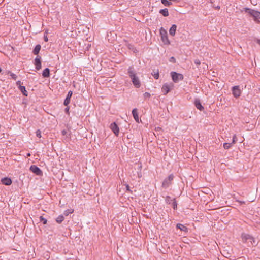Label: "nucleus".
Here are the masks:
<instances>
[{
	"label": "nucleus",
	"instance_id": "nucleus-27",
	"mask_svg": "<svg viewBox=\"0 0 260 260\" xmlns=\"http://www.w3.org/2000/svg\"><path fill=\"white\" fill-rule=\"evenodd\" d=\"M232 146V143H224L223 144V147L225 149H229Z\"/></svg>",
	"mask_w": 260,
	"mask_h": 260
},
{
	"label": "nucleus",
	"instance_id": "nucleus-30",
	"mask_svg": "<svg viewBox=\"0 0 260 260\" xmlns=\"http://www.w3.org/2000/svg\"><path fill=\"white\" fill-rule=\"evenodd\" d=\"M40 221L42 222L44 224H46L47 222V220L44 218L42 216L40 217Z\"/></svg>",
	"mask_w": 260,
	"mask_h": 260
},
{
	"label": "nucleus",
	"instance_id": "nucleus-28",
	"mask_svg": "<svg viewBox=\"0 0 260 260\" xmlns=\"http://www.w3.org/2000/svg\"><path fill=\"white\" fill-rule=\"evenodd\" d=\"M165 201H166V203H167L168 204H170L171 203V202L172 201L173 202V200L171 199V198L170 196H167L166 197Z\"/></svg>",
	"mask_w": 260,
	"mask_h": 260
},
{
	"label": "nucleus",
	"instance_id": "nucleus-43",
	"mask_svg": "<svg viewBox=\"0 0 260 260\" xmlns=\"http://www.w3.org/2000/svg\"><path fill=\"white\" fill-rule=\"evenodd\" d=\"M62 134L64 135L66 132V131L64 130L62 132Z\"/></svg>",
	"mask_w": 260,
	"mask_h": 260
},
{
	"label": "nucleus",
	"instance_id": "nucleus-35",
	"mask_svg": "<svg viewBox=\"0 0 260 260\" xmlns=\"http://www.w3.org/2000/svg\"><path fill=\"white\" fill-rule=\"evenodd\" d=\"M169 61L172 63H175L176 62V59L174 57H171L169 59Z\"/></svg>",
	"mask_w": 260,
	"mask_h": 260
},
{
	"label": "nucleus",
	"instance_id": "nucleus-42",
	"mask_svg": "<svg viewBox=\"0 0 260 260\" xmlns=\"http://www.w3.org/2000/svg\"><path fill=\"white\" fill-rule=\"evenodd\" d=\"M256 42L260 45V39H257Z\"/></svg>",
	"mask_w": 260,
	"mask_h": 260
},
{
	"label": "nucleus",
	"instance_id": "nucleus-24",
	"mask_svg": "<svg viewBox=\"0 0 260 260\" xmlns=\"http://www.w3.org/2000/svg\"><path fill=\"white\" fill-rule=\"evenodd\" d=\"M161 3L165 6H170L172 4V2H169L168 0H161Z\"/></svg>",
	"mask_w": 260,
	"mask_h": 260
},
{
	"label": "nucleus",
	"instance_id": "nucleus-37",
	"mask_svg": "<svg viewBox=\"0 0 260 260\" xmlns=\"http://www.w3.org/2000/svg\"><path fill=\"white\" fill-rule=\"evenodd\" d=\"M69 110H70V107L69 106H67V107L64 109V111L66 112V113L68 115H69V113H70Z\"/></svg>",
	"mask_w": 260,
	"mask_h": 260
},
{
	"label": "nucleus",
	"instance_id": "nucleus-20",
	"mask_svg": "<svg viewBox=\"0 0 260 260\" xmlns=\"http://www.w3.org/2000/svg\"><path fill=\"white\" fill-rule=\"evenodd\" d=\"M125 45L129 50L133 51L134 53L138 52L137 50L135 48L134 45L129 44L128 42H126Z\"/></svg>",
	"mask_w": 260,
	"mask_h": 260
},
{
	"label": "nucleus",
	"instance_id": "nucleus-2",
	"mask_svg": "<svg viewBox=\"0 0 260 260\" xmlns=\"http://www.w3.org/2000/svg\"><path fill=\"white\" fill-rule=\"evenodd\" d=\"M242 12H245L247 13L250 17L253 18V20L256 22H259V19H260V12L254 9L249 8H244L241 10Z\"/></svg>",
	"mask_w": 260,
	"mask_h": 260
},
{
	"label": "nucleus",
	"instance_id": "nucleus-44",
	"mask_svg": "<svg viewBox=\"0 0 260 260\" xmlns=\"http://www.w3.org/2000/svg\"><path fill=\"white\" fill-rule=\"evenodd\" d=\"M27 155L28 156H30V153H28V154H27Z\"/></svg>",
	"mask_w": 260,
	"mask_h": 260
},
{
	"label": "nucleus",
	"instance_id": "nucleus-13",
	"mask_svg": "<svg viewBox=\"0 0 260 260\" xmlns=\"http://www.w3.org/2000/svg\"><path fill=\"white\" fill-rule=\"evenodd\" d=\"M1 182L5 185H10L12 183V181L10 178L4 177L1 179Z\"/></svg>",
	"mask_w": 260,
	"mask_h": 260
},
{
	"label": "nucleus",
	"instance_id": "nucleus-23",
	"mask_svg": "<svg viewBox=\"0 0 260 260\" xmlns=\"http://www.w3.org/2000/svg\"><path fill=\"white\" fill-rule=\"evenodd\" d=\"M64 216L62 215L58 216V217L56 219V221L58 223H61L64 220Z\"/></svg>",
	"mask_w": 260,
	"mask_h": 260
},
{
	"label": "nucleus",
	"instance_id": "nucleus-21",
	"mask_svg": "<svg viewBox=\"0 0 260 260\" xmlns=\"http://www.w3.org/2000/svg\"><path fill=\"white\" fill-rule=\"evenodd\" d=\"M159 13L165 17H167L169 15L168 10L167 8L160 10Z\"/></svg>",
	"mask_w": 260,
	"mask_h": 260
},
{
	"label": "nucleus",
	"instance_id": "nucleus-17",
	"mask_svg": "<svg viewBox=\"0 0 260 260\" xmlns=\"http://www.w3.org/2000/svg\"><path fill=\"white\" fill-rule=\"evenodd\" d=\"M42 76L44 78H48L50 77V70L49 68H45L42 73Z\"/></svg>",
	"mask_w": 260,
	"mask_h": 260
},
{
	"label": "nucleus",
	"instance_id": "nucleus-32",
	"mask_svg": "<svg viewBox=\"0 0 260 260\" xmlns=\"http://www.w3.org/2000/svg\"><path fill=\"white\" fill-rule=\"evenodd\" d=\"M70 102V100L66 98L64 101L63 104L66 106H68V105L69 104Z\"/></svg>",
	"mask_w": 260,
	"mask_h": 260
},
{
	"label": "nucleus",
	"instance_id": "nucleus-40",
	"mask_svg": "<svg viewBox=\"0 0 260 260\" xmlns=\"http://www.w3.org/2000/svg\"><path fill=\"white\" fill-rule=\"evenodd\" d=\"M44 40L46 42L48 41V38L47 35H44Z\"/></svg>",
	"mask_w": 260,
	"mask_h": 260
},
{
	"label": "nucleus",
	"instance_id": "nucleus-41",
	"mask_svg": "<svg viewBox=\"0 0 260 260\" xmlns=\"http://www.w3.org/2000/svg\"><path fill=\"white\" fill-rule=\"evenodd\" d=\"M126 187V190H127L130 191V187L128 185H127Z\"/></svg>",
	"mask_w": 260,
	"mask_h": 260
},
{
	"label": "nucleus",
	"instance_id": "nucleus-34",
	"mask_svg": "<svg viewBox=\"0 0 260 260\" xmlns=\"http://www.w3.org/2000/svg\"><path fill=\"white\" fill-rule=\"evenodd\" d=\"M36 136L38 138H41V132L40 130L38 129L36 131Z\"/></svg>",
	"mask_w": 260,
	"mask_h": 260
},
{
	"label": "nucleus",
	"instance_id": "nucleus-33",
	"mask_svg": "<svg viewBox=\"0 0 260 260\" xmlns=\"http://www.w3.org/2000/svg\"><path fill=\"white\" fill-rule=\"evenodd\" d=\"M144 98L146 99L147 98H149L151 96V94L150 93L146 92L143 94Z\"/></svg>",
	"mask_w": 260,
	"mask_h": 260
},
{
	"label": "nucleus",
	"instance_id": "nucleus-6",
	"mask_svg": "<svg viewBox=\"0 0 260 260\" xmlns=\"http://www.w3.org/2000/svg\"><path fill=\"white\" fill-rule=\"evenodd\" d=\"M29 170L33 173L38 176H42V171L36 165H32L30 167Z\"/></svg>",
	"mask_w": 260,
	"mask_h": 260
},
{
	"label": "nucleus",
	"instance_id": "nucleus-3",
	"mask_svg": "<svg viewBox=\"0 0 260 260\" xmlns=\"http://www.w3.org/2000/svg\"><path fill=\"white\" fill-rule=\"evenodd\" d=\"M241 237L244 242H247L248 243L250 242L251 245L254 246H256L258 244L255 238L249 234L243 233Z\"/></svg>",
	"mask_w": 260,
	"mask_h": 260
},
{
	"label": "nucleus",
	"instance_id": "nucleus-16",
	"mask_svg": "<svg viewBox=\"0 0 260 260\" xmlns=\"http://www.w3.org/2000/svg\"><path fill=\"white\" fill-rule=\"evenodd\" d=\"M176 228L177 229H180L181 231H184V232H188V228L184 226V225L181 224V223H178L176 225Z\"/></svg>",
	"mask_w": 260,
	"mask_h": 260
},
{
	"label": "nucleus",
	"instance_id": "nucleus-38",
	"mask_svg": "<svg viewBox=\"0 0 260 260\" xmlns=\"http://www.w3.org/2000/svg\"><path fill=\"white\" fill-rule=\"evenodd\" d=\"M194 63L197 65H200L201 62L199 60L196 59L194 60Z\"/></svg>",
	"mask_w": 260,
	"mask_h": 260
},
{
	"label": "nucleus",
	"instance_id": "nucleus-18",
	"mask_svg": "<svg viewBox=\"0 0 260 260\" xmlns=\"http://www.w3.org/2000/svg\"><path fill=\"white\" fill-rule=\"evenodd\" d=\"M18 89L22 92L23 95L25 96H28V92L26 90L25 87L24 86L18 87Z\"/></svg>",
	"mask_w": 260,
	"mask_h": 260
},
{
	"label": "nucleus",
	"instance_id": "nucleus-45",
	"mask_svg": "<svg viewBox=\"0 0 260 260\" xmlns=\"http://www.w3.org/2000/svg\"><path fill=\"white\" fill-rule=\"evenodd\" d=\"M216 8H217V9H220V7H219V6H217V7H216Z\"/></svg>",
	"mask_w": 260,
	"mask_h": 260
},
{
	"label": "nucleus",
	"instance_id": "nucleus-25",
	"mask_svg": "<svg viewBox=\"0 0 260 260\" xmlns=\"http://www.w3.org/2000/svg\"><path fill=\"white\" fill-rule=\"evenodd\" d=\"M7 74H8V75H9L11 77V78H12L13 80H16V79L17 78V76L16 74H14V73H12V72H11V71H8L7 72Z\"/></svg>",
	"mask_w": 260,
	"mask_h": 260
},
{
	"label": "nucleus",
	"instance_id": "nucleus-46",
	"mask_svg": "<svg viewBox=\"0 0 260 260\" xmlns=\"http://www.w3.org/2000/svg\"><path fill=\"white\" fill-rule=\"evenodd\" d=\"M2 69L0 68V73L2 72Z\"/></svg>",
	"mask_w": 260,
	"mask_h": 260
},
{
	"label": "nucleus",
	"instance_id": "nucleus-29",
	"mask_svg": "<svg viewBox=\"0 0 260 260\" xmlns=\"http://www.w3.org/2000/svg\"><path fill=\"white\" fill-rule=\"evenodd\" d=\"M73 212V210L72 209H68L64 211V215L65 216H68L70 214L72 213Z\"/></svg>",
	"mask_w": 260,
	"mask_h": 260
},
{
	"label": "nucleus",
	"instance_id": "nucleus-9",
	"mask_svg": "<svg viewBox=\"0 0 260 260\" xmlns=\"http://www.w3.org/2000/svg\"><path fill=\"white\" fill-rule=\"evenodd\" d=\"M232 91L234 96L236 98H239L241 94V91L240 89L239 86H233L232 88Z\"/></svg>",
	"mask_w": 260,
	"mask_h": 260
},
{
	"label": "nucleus",
	"instance_id": "nucleus-39",
	"mask_svg": "<svg viewBox=\"0 0 260 260\" xmlns=\"http://www.w3.org/2000/svg\"><path fill=\"white\" fill-rule=\"evenodd\" d=\"M21 81H17V82H16V85L18 86V87H20V86H22L21 85Z\"/></svg>",
	"mask_w": 260,
	"mask_h": 260
},
{
	"label": "nucleus",
	"instance_id": "nucleus-4",
	"mask_svg": "<svg viewBox=\"0 0 260 260\" xmlns=\"http://www.w3.org/2000/svg\"><path fill=\"white\" fill-rule=\"evenodd\" d=\"M160 35L161 36V40L163 42V43L165 45L170 44V42L168 37L167 32L163 27H161L160 29Z\"/></svg>",
	"mask_w": 260,
	"mask_h": 260
},
{
	"label": "nucleus",
	"instance_id": "nucleus-1",
	"mask_svg": "<svg viewBox=\"0 0 260 260\" xmlns=\"http://www.w3.org/2000/svg\"><path fill=\"white\" fill-rule=\"evenodd\" d=\"M127 73L134 86L136 88H139L141 86V82L133 67L128 68Z\"/></svg>",
	"mask_w": 260,
	"mask_h": 260
},
{
	"label": "nucleus",
	"instance_id": "nucleus-26",
	"mask_svg": "<svg viewBox=\"0 0 260 260\" xmlns=\"http://www.w3.org/2000/svg\"><path fill=\"white\" fill-rule=\"evenodd\" d=\"M172 207L174 209V210H176L177 209V202L176 201V199L175 198H174L173 199V202L172 203Z\"/></svg>",
	"mask_w": 260,
	"mask_h": 260
},
{
	"label": "nucleus",
	"instance_id": "nucleus-22",
	"mask_svg": "<svg viewBox=\"0 0 260 260\" xmlns=\"http://www.w3.org/2000/svg\"><path fill=\"white\" fill-rule=\"evenodd\" d=\"M151 74L155 79H158L159 77V71L158 69L156 70H153Z\"/></svg>",
	"mask_w": 260,
	"mask_h": 260
},
{
	"label": "nucleus",
	"instance_id": "nucleus-19",
	"mask_svg": "<svg viewBox=\"0 0 260 260\" xmlns=\"http://www.w3.org/2000/svg\"><path fill=\"white\" fill-rule=\"evenodd\" d=\"M41 46L40 44L37 45L32 51L35 55H38L41 50Z\"/></svg>",
	"mask_w": 260,
	"mask_h": 260
},
{
	"label": "nucleus",
	"instance_id": "nucleus-5",
	"mask_svg": "<svg viewBox=\"0 0 260 260\" xmlns=\"http://www.w3.org/2000/svg\"><path fill=\"white\" fill-rule=\"evenodd\" d=\"M170 74L172 80L175 83H178L180 80H182L184 78V76L182 74L178 73L176 72H171Z\"/></svg>",
	"mask_w": 260,
	"mask_h": 260
},
{
	"label": "nucleus",
	"instance_id": "nucleus-12",
	"mask_svg": "<svg viewBox=\"0 0 260 260\" xmlns=\"http://www.w3.org/2000/svg\"><path fill=\"white\" fill-rule=\"evenodd\" d=\"M194 104L196 107L200 111H202L204 110V107L202 106L200 99H196Z\"/></svg>",
	"mask_w": 260,
	"mask_h": 260
},
{
	"label": "nucleus",
	"instance_id": "nucleus-7",
	"mask_svg": "<svg viewBox=\"0 0 260 260\" xmlns=\"http://www.w3.org/2000/svg\"><path fill=\"white\" fill-rule=\"evenodd\" d=\"M173 175L171 174L167 178L165 179L162 184V187L165 188H168L171 184V181L173 180Z\"/></svg>",
	"mask_w": 260,
	"mask_h": 260
},
{
	"label": "nucleus",
	"instance_id": "nucleus-31",
	"mask_svg": "<svg viewBox=\"0 0 260 260\" xmlns=\"http://www.w3.org/2000/svg\"><path fill=\"white\" fill-rule=\"evenodd\" d=\"M73 95V92L71 90H70L67 94V95L66 98L71 100V98Z\"/></svg>",
	"mask_w": 260,
	"mask_h": 260
},
{
	"label": "nucleus",
	"instance_id": "nucleus-14",
	"mask_svg": "<svg viewBox=\"0 0 260 260\" xmlns=\"http://www.w3.org/2000/svg\"><path fill=\"white\" fill-rule=\"evenodd\" d=\"M177 29V25L173 24L169 29V34L172 36H174Z\"/></svg>",
	"mask_w": 260,
	"mask_h": 260
},
{
	"label": "nucleus",
	"instance_id": "nucleus-11",
	"mask_svg": "<svg viewBox=\"0 0 260 260\" xmlns=\"http://www.w3.org/2000/svg\"><path fill=\"white\" fill-rule=\"evenodd\" d=\"M41 56L37 55V56L35 59L34 64L35 65L36 69L37 70H39L41 69Z\"/></svg>",
	"mask_w": 260,
	"mask_h": 260
},
{
	"label": "nucleus",
	"instance_id": "nucleus-10",
	"mask_svg": "<svg viewBox=\"0 0 260 260\" xmlns=\"http://www.w3.org/2000/svg\"><path fill=\"white\" fill-rule=\"evenodd\" d=\"M110 127L113 133L116 136H118L119 132V128L118 125L116 122H113L111 124Z\"/></svg>",
	"mask_w": 260,
	"mask_h": 260
},
{
	"label": "nucleus",
	"instance_id": "nucleus-15",
	"mask_svg": "<svg viewBox=\"0 0 260 260\" xmlns=\"http://www.w3.org/2000/svg\"><path fill=\"white\" fill-rule=\"evenodd\" d=\"M132 114H133V117H134L135 120L137 122H139V116H138V113L137 112V109L136 108H134L133 109Z\"/></svg>",
	"mask_w": 260,
	"mask_h": 260
},
{
	"label": "nucleus",
	"instance_id": "nucleus-36",
	"mask_svg": "<svg viewBox=\"0 0 260 260\" xmlns=\"http://www.w3.org/2000/svg\"><path fill=\"white\" fill-rule=\"evenodd\" d=\"M236 141H237V138H236V135H235L233 137L232 142L231 143H232V145L235 144L236 142Z\"/></svg>",
	"mask_w": 260,
	"mask_h": 260
},
{
	"label": "nucleus",
	"instance_id": "nucleus-8",
	"mask_svg": "<svg viewBox=\"0 0 260 260\" xmlns=\"http://www.w3.org/2000/svg\"><path fill=\"white\" fill-rule=\"evenodd\" d=\"M173 87V84L165 83L162 85L161 91L164 95L168 94L171 90V88Z\"/></svg>",
	"mask_w": 260,
	"mask_h": 260
}]
</instances>
